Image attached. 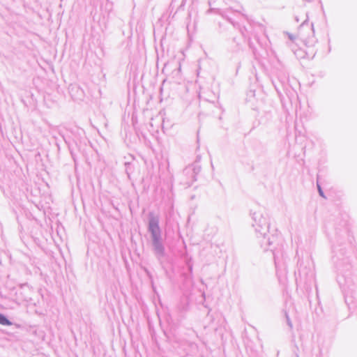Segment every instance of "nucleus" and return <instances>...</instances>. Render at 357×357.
I'll return each mask as SVG.
<instances>
[{
	"mask_svg": "<svg viewBox=\"0 0 357 357\" xmlns=\"http://www.w3.org/2000/svg\"><path fill=\"white\" fill-rule=\"evenodd\" d=\"M150 229L153 234L156 236L159 234L158 224L156 221L152 220L149 225Z\"/></svg>",
	"mask_w": 357,
	"mask_h": 357,
	"instance_id": "nucleus-1",
	"label": "nucleus"
},
{
	"mask_svg": "<svg viewBox=\"0 0 357 357\" xmlns=\"http://www.w3.org/2000/svg\"><path fill=\"white\" fill-rule=\"evenodd\" d=\"M0 324L10 326L11 323L1 314H0Z\"/></svg>",
	"mask_w": 357,
	"mask_h": 357,
	"instance_id": "nucleus-2",
	"label": "nucleus"
}]
</instances>
